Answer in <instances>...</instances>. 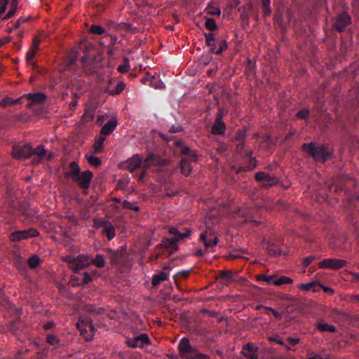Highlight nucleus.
Instances as JSON below:
<instances>
[{"label": "nucleus", "instance_id": "nucleus-61", "mask_svg": "<svg viewBox=\"0 0 359 359\" xmlns=\"http://www.w3.org/2000/svg\"><path fill=\"white\" fill-rule=\"evenodd\" d=\"M183 128L180 126H172L170 129L169 132L171 133H176L182 131Z\"/></svg>", "mask_w": 359, "mask_h": 359}, {"label": "nucleus", "instance_id": "nucleus-27", "mask_svg": "<svg viewBox=\"0 0 359 359\" xmlns=\"http://www.w3.org/2000/svg\"><path fill=\"white\" fill-rule=\"evenodd\" d=\"M19 211L27 219L32 217L35 214L34 210H32L27 203H21L19 208Z\"/></svg>", "mask_w": 359, "mask_h": 359}, {"label": "nucleus", "instance_id": "nucleus-36", "mask_svg": "<svg viewBox=\"0 0 359 359\" xmlns=\"http://www.w3.org/2000/svg\"><path fill=\"white\" fill-rule=\"evenodd\" d=\"M9 2H11V8L7 14L4 17V20H8L13 17L18 8V0H9Z\"/></svg>", "mask_w": 359, "mask_h": 359}, {"label": "nucleus", "instance_id": "nucleus-19", "mask_svg": "<svg viewBox=\"0 0 359 359\" xmlns=\"http://www.w3.org/2000/svg\"><path fill=\"white\" fill-rule=\"evenodd\" d=\"M76 327L82 334H84L88 331L93 332L95 330L92 320L86 316H81L79 318L76 323Z\"/></svg>", "mask_w": 359, "mask_h": 359}, {"label": "nucleus", "instance_id": "nucleus-52", "mask_svg": "<svg viewBox=\"0 0 359 359\" xmlns=\"http://www.w3.org/2000/svg\"><path fill=\"white\" fill-rule=\"evenodd\" d=\"M344 187V184L341 181L337 182L334 184H332L329 185V189L331 191V190H332V189H334V192H339V191H343Z\"/></svg>", "mask_w": 359, "mask_h": 359}, {"label": "nucleus", "instance_id": "nucleus-58", "mask_svg": "<svg viewBox=\"0 0 359 359\" xmlns=\"http://www.w3.org/2000/svg\"><path fill=\"white\" fill-rule=\"evenodd\" d=\"M97 274V271H95L93 273V274H89L88 273H85L84 276H83V281L85 283H90L93 280V276H96Z\"/></svg>", "mask_w": 359, "mask_h": 359}, {"label": "nucleus", "instance_id": "nucleus-38", "mask_svg": "<svg viewBox=\"0 0 359 359\" xmlns=\"http://www.w3.org/2000/svg\"><path fill=\"white\" fill-rule=\"evenodd\" d=\"M105 141V137L104 135L100 136L98 138L95 140L94 144V153H100L102 151V146Z\"/></svg>", "mask_w": 359, "mask_h": 359}, {"label": "nucleus", "instance_id": "nucleus-59", "mask_svg": "<svg viewBox=\"0 0 359 359\" xmlns=\"http://www.w3.org/2000/svg\"><path fill=\"white\" fill-rule=\"evenodd\" d=\"M265 309V310H269L270 312H271V313L274 316V317L278 320H280L282 318V313L278 312L277 311H276L275 309H272L271 307H267V306H264V307Z\"/></svg>", "mask_w": 359, "mask_h": 359}, {"label": "nucleus", "instance_id": "nucleus-8", "mask_svg": "<svg viewBox=\"0 0 359 359\" xmlns=\"http://www.w3.org/2000/svg\"><path fill=\"white\" fill-rule=\"evenodd\" d=\"M352 24V18L346 11L338 13L332 19L333 29L338 32H344Z\"/></svg>", "mask_w": 359, "mask_h": 359}, {"label": "nucleus", "instance_id": "nucleus-33", "mask_svg": "<svg viewBox=\"0 0 359 359\" xmlns=\"http://www.w3.org/2000/svg\"><path fill=\"white\" fill-rule=\"evenodd\" d=\"M126 84L123 81L117 83L116 88L113 90H110L109 87L105 89V92L108 93L111 95H115L120 94L125 88Z\"/></svg>", "mask_w": 359, "mask_h": 359}, {"label": "nucleus", "instance_id": "nucleus-17", "mask_svg": "<svg viewBox=\"0 0 359 359\" xmlns=\"http://www.w3.org/2000/svg\"><path fill=\"white\" fill-rule=\"evenodd\" d=\"M252 151L250 149H248L245 151L244 158H246V163L240 166L238 169L236 171L237 173L241 172H248L253 170L257 166V161L255 158L252 156Z\"/></svg>", "mask_w": 359, "mask_h": 359}, {"label": "nucleus", "instance_id": "nucleus-37", "mask_svg": "<svg viewBox=\"0 0 359 359\" xmlns=\"http://www.w3.org/2000/svg\"><path fill=\"white\" fill-rule=\"evenodd\" d=\"M103 234H104L108 240H112L115 236V228L113 224L111 223L108 224V226H105L102 230Z\"/></svg>", "mask_w": 359, "mask_h": 359}, {"label": "nucleus", "instance_id": "nucleus-51", "mask_svg": "<svg viewBox=\"0 0 359 359\" xmlns=\"http://www.w3.org/2000/svg\"><path fill=\"white\" fill-rule=\"evenodd\" d=\"M273 278L274 277L273 276H266L264 274H259L257 276V280L264 281L268 285H273Z\"/></svg>", "mask_w": 359, "mask_h": 359}, {"label": "nucleus", "instance_id": "nucleus-47", "mask_svg": "<svg viewBox=\"0 0 359 359\" xmlns=\"http://www.w3.org/2000/svg\"><path fill=\"white\" fill-rule=\"evenodd\" d=\"M205 27L210 31H215L217 29V25L216 24L215 20L213 18H208L205 20Z\"/></svg>", "mask_w": 359, "mask_h": 359}, {"label": "nucleus", "instance_id": "nucleus-11", "mask_svg": "<svg viewBox=\"0 0 359 359\" xmlns=\"http://www.w3.org/2000/svg\"><path fill=\"white\" fill-rule=\"evenodd\" d=\"M347 264L348 262L345 259L327 258L318 262V265L320 269L339 270L344 268Z\"/></svg>", "mask_w": 359, "mask_h": 359}, {"label": "nucleus", "instance_id": "nucleus-23", "mask_svg": "<svg viewBox=\"0 0 359 359\" xmlns=\"http://www.w3.org/2000/svg\"><path fill=\"white\" fill-rule=\"evenodd\" d=\"M117 126V121L115 118H111L107 123H105L100 130L102 135H110L116 128Z\"/></svg>", "mask_w": 359, "mask_h": 359}, {"label": "nucleus", "instance_id": "nucleus-64", "mask_svg": "<svg viewBox=\"0 0 359 359\" xmlns=\"http://www.w3.org/2000/svg\"><path fill=\"white\" fill-rule=\"evenodd\" d=\"M133 205V203H131V202H130V201H126V200H125V201H123L122 202V206H123L124 208H126V209H128V210L131 209V206H132Z\"/></svg>", "mask_w": 359, "mask_h": 359}, {"label": "nucleus", "instance_id": "nucleus-49", "mask_svg": "<svg viewBox=\"0 0 359 359\" xmlns=\"http://www.w3.org/2000/svg\"><path fill=\"white\" fill-rule=\"evenodd\" d=\"M269 339L271 342H276L281 346H285V348L288 351L292 350V347L285 344L278 336L270 337Z\"/></svg>", "mask_w": 359, "mask_h": 359}, {"label": "nucleus", "instance_id": "nucleus-62", "mask_svg": "<svg viewBox=\"0 0 359 359\" xmlns=\"http://www.w3.org/2000/svg\"><path fill=\"white\" fill-rule=\"evenodd\" d=\"M1 1H2V2L0 6V15L6 11L7 4L9 3V0H1Z\"/></svg>", "mask_w": 359, "mask_h": 359}, {"label": "nucleus", "instance_id": "nucleus-21", "mask_svg": "<svg viewBox=\"0 0 359 359\" xmlns=\"http://www.w3.org/2000/svg\"><path fill=\"white\" fill-rule=\"evenodd\" d=\"M200 240L203 243L206 248H212L219 242V239L214 233L205 232L201 233L200 235Z\"/></svg>", "mask_w": 359, "mask_h": 359}, {"label": "nucleus", "instance_id": "nucleus-32", "mask_svg": "<svg viewBox=\"0 0 359 359\" xmlns=\"http://www.w3.org/2000/svg\"><path fill=\"white\" fill-rule=\"evenodd\" d=\"M23 327V323L20 320H17L10 323L9 329L14 334H18L19 332L22 330Z\"/></svg>", "mask_w": 359, "mask_h": 359}, {"label": "nucleus", "instance_id": "nucleus-13", "mask_svg": "<svg viewBox=\"0 0 359 359\" xmlns=\"http://www.w3.org/2000/svg\"><path fill=\"white\" fill-rule=\"evenodd\" d=\"M39 234L36 229L29 228L22 231H15L13 232L10 236V239L13 242H17L24 239L36 237Z\"/></svg>", "mask_w": 359, "mask_h": 359}, {"label": "nucleus", "instance_id": "nucleus-28", "mask_svg": "<svg viewBox=\"0 0 359 359\" xmlns=\"http://www.w3.org/2000/svg\"><path fill=\"white\" fill-rule=\"evenodd\" d=\"M266 250L271 256H279L281 255V251L278 247L271 242H267L266 243Z\"/></svg>", "mask_w": 359, "mask_h": 359}, {"label": "nucleus", "instance_id": "nucleus-26", "mask_svg": "<svg viewBox=\"0 0 359 359\" xmlns=\"http://www.w3.org/2000/svg\"><path fill=\"white\" fill-rule=\"evenodd\" d=\"M225 124L223 122V121H219V118L218 120H215L212 127V130L214 134L217 135H223L225 132Z\"/></svg>", "mask_w": 359, "mask_h": 359}, {"label": "nucleus", "instance_id": "nucleus-41", "mask_svg": "<svg viewBox=\"0 0 359 359\" xmlns=\"http://www.w3.org/2000/svg\"><path fill=\"white\" fill-rule=\"evenodd\" d=\"M41 263V259L37 255H32L27 260V264L31 269H35Z\"/></svg>", "mask_w": 359, "mask_h": 359}, {"label": "nucleus", "instance_id": "nucleus-29", "mask_svg": "<svg viewBox=\"0 0 359 359\" xmlns=\"http://www.w3.org/2000/svg\"><path fill=\"white\" fill-rule=\"evenodd\" d=\"M244 136H245V133L241 132L238 134L236 138L238 139V140L240 141V142L237 144L236 149V151L238 153L241 154L243 157L245 156V155H244L245 151L247 150V149H245V144L243 141Z\"/></svg>", "mask_w": 359, "mask_h": 359}, {"label": "nucleus", "instance_id": "nucleus-42", "mask_svg": "<svg viewBox=\"0 0 359 359\" xmlns=\"http://www.w3.org/2000/svg\"><path fill=\"white\" fill-rule=\"evenodd\" d=\"M283 8H278L273 15L274 22L281 27L283 26Z\"/></svg>", "mask_w": 359, "mask_h": 359}, {"label": "nucleus", "instance_id": "nucleus-20", "mask_svg": "<svg viewBox=\"0 0 359 359\" xmlns=\"http://www.w3.org/2000/svg\"><path fill=\"white\" fill-rule=\"evenodd\" d=\"M78 51L75 50H72L69 55L64 60L65 67L62 68V71L72 70L74 69L77 67V58H78Z\"/></svg>", "mask_w": 359, "mask_h": 359}, {"label": "nucleus", "instance_id": "nucleus-22", "mask_svg": "<svg viewBox=\"0 0 359 359\" xmlns=\"http://www.w3.org/2000/svg\"><path fill=\"white\" fill-rule=\"evenodd\" d=\"M258 348L252 344H247L243 348V354L248 359H257Z\"/></svg>", "mask_w": 359, "mask_h": 359}, {"label": "nucleus", "instance_id": "nucleus-31", "mask_svg": "<svg viewBox=\"0 0 359 359\" xmlns=\"http://www.w3.org/2000/svg\"><path fill=\"white\" fill-rule=\"evenodd\" d=\"M160 162V158L152 153H150L148 154L147 158L144 161V167L147 168L149 167L151 165H157Z\"/></svg>", "mask_w": 359, "mask_h": 359}, {"label": "nucleus", "instance_id": "nucleus-25", "mask_svg": "<svg viewBox=\"0 0 359 359\" xmlns=\"http://www.w3.org/2000/svg\"><path fill=\"white\" fill-rule=\"evenodd\" d=\"M23 97H21L18 99H13L10 97H5L2 100H0V107L3 108H6L8 106L21 104Z\"/></svg>", "mask_w": 359, "mask_h": 359}, {"label": "nucleus", "instance_id": "nucleus-53", "mask_svg": "<svg viewBox=\"0 0 359 359\" xmlns=\"http://www.w3.org/2000/svg\"><path fill=\"white\" fill-rule=\"evenodd\" d=\"M205 43L207 46H212L214 43L216 41V39L215 37L214 34L212 33H205Z\"/></svg>", "mask_w": 359, "mask_h": 359}, {"label": "nucleus", "instance_id": "nucleus-4", "mask_svg": "<svg viewBox=\"0 0 359 359\" xmlns=\"http://www.w3.org/2000/svg\"><path fill=\"white\" fill-rule=\"evenodd\" d=\"M168 232L172 234L174 237L163 238L157 247L169 250L171 255L178 250V243L180 241L190 236L191 230L190 229H185L184 232H180L177 228L172 226L169 228Z\"/></svg>", "mask_w": 359, "mask_h": 359}, {"label": "nucleus", "instance_id": "nucleus-43", "mask_svg": "<svg viewBox=\"0 0 359 359\" xmlns=\"http://www.w3.org/2000/svg\"><path fill=\"white\" fill-rule=\"evenodd\" d=\"M46 342L51 345L57 344L59 346V347H61L62 345L61 341L59 339V337L53 334H46Z\"/></svg>", "mask_w": 359, "mask_h": 359}, {"label": "nucleus", "instance_id": "nucleus-57", "mask_svg": "<svg viewBox=\"0 0 359 359\" xmlns=\"http://www.w3.org/2000/svg\"><path fill=\"white\" fill-rule=\"evenodd\" d=\"M316 259V257L311 255L305 257L303 260L302 266L304 268H306L309 266L310 264H311Z\"/></svg>", "mask_w": 359, "mask_h": 359}, {"label": "nucleus", "instance_id": "nucleus-63", "mask_svg": "<svg viewBox=\"0 0 359 359\" xmlns=\"http://www.w3.org/2000/svg\"><path fill=\"white\" fill-rule=\"evenodd\" d=\"M225 114H226V112L224 110L219 109L217 114L215 120H218L219 118V121H222L223 116Z\"/></svg>", "mask_w": 359, "mask_h": 359}, {"label": "nucleus", "instance_id": "nucleus-30", "mask_svg": "<svg viewBox=\"0 0 359 359\" xmlns=\"http://www.w3.org/2000/svg\"><path fill=\"white\" fill-rule=\"evenodd\" d=\"M168 278V273L162 271V272H160L159 273H157V274H155L153 276L152 279H151V283H152L153 286L156 287L158 285H159V283L161 281L166 280Z\"/></svg>", "mask_w": 359, "mask_h": 359}, {"label": "nucleus", "instance_id": "nucleus-44", "mask_svg": "<svg viewBox=\"0 0 359 359\" xmlns=\"http://www.w3.org/2000/svg\"><path fill=\"white\" fill-rule=\"evenodd\" d=\"M86 158L89 164L95 168L99 167L102 163L100 158L97 156L86 155Z\"/></svg>", "mask_w": 359, "mask_h": 359}, {"label": "nucleus", "instance_id": "nucleus-15", "mask_svg": "<svg viewBox=\"0 0 359 359\" xmlns=\"http://www.w3.org/2000/svg\"><path fill=\"white\" fill-rule=\"evenodd\" d=\"M126 344L132 348H143L144 345L151 344L149 336L146 333H142L131 338H128Z\"/></svg>", "mask_w": 359, "mask_h": 359}, {"label": "nucleus", "instance_id": "nucleus-48", "mask_svg": "<svg viewBox=\"0 0 359 359\" xmlns=\"http://www.w3.org/2000/svg\"><path fill=\"white\" fill-rule=\"evenodd\" d=\"M218 46L217 49L215 51V54L220 55L223 53L224 50L227 49L228 45L226 40H220L217 41Z\"/></svg>", "mask_w": 359, "mask_h": 359}, {"label": "nucleus", "instance_id": "nucleus-18", "mask_svg": "<svg viewBox=\"0 0 359 359\" xmlns=\"http://www.w3.org/2000/svg\"><path fill=\"white\" fill-rule=\"evenodd\" d=\"M142 163V158L137 154H135L127 161L121 163V168L133 172L135 170L140 168Z\"/></svg>", "mask_w": 359, "mask_h": 359}, {"label": "nucleus", "instance_id": "nucleus-12", "mask_svg": "<svg viewBox=\"0 0 359 359\" xmlns=\"http://www.w3.org/2000/svg\"><path fill=\"white\" fill-rule=\"evenodd\" d=\"M93 177V174L91 171L85 170L80 172L73 180L77 183L79 187L83 189V193L86 194L89 189Z\"/></svg>", "mask_w": 359, "mask_h": 359}, {"label": "nucleus", "instance_id": "nucleus-5", "mask_svg": "<svg viewBox=\"0 0 359 359\" xmlns=\"http://www.w3.org/2000/svg\"><path fill=\"white\" fill-rule=\"evenodd\" d=\"M302 148L316 161L325 162L332 155L325 145H316L313 142L303 144Z\"/></svg>", "mask_w": 359, "mask_h": 359}, {"label": "nucleus", "instance_id": "nucleus-55", "mask_svg": "<svg viewBox=\"0 0 359 359\" xmlns=\"http://www.w3.org/2000/svg\"><path fill=\"white\" fill-rule=\"evenodd\" d=\"M90 32L93 34L100 35L104 32V29L100 25H93L90 27Z\"/></svg>", "mask_w": 359, "mask_h": 359}, {"label": "nucleus", "instance_id": "nucleus-46", "mask_svg": "<svg viewBox=\"0 0 359 359\" xmlns=\"http://www.w3.org/2000/svg\"><path fill=\"white\" fill-rule=\"evenodd\" d=\"M95 116V109L89 107L86 109L85 112L83 115V118L86 121H91L93 120Z\"/></svg>", "mask_w": 359, "mask_h": 359}, {"label": "nucleus", "instance_id": "nucleus-56", "mask_svg": "<svg viewBox=\"0 0 359 359\" xmlns=\"http://www.w3.org/2000/svg\"><path fill=\"white\" fill-rule=\"evenodd\" d=\"M94 222L97 227H103V229H104L105 226H108V224H111L110 222L103 219H95Z\"/></svg>", "mask_w": 359, "mask_h": 359}, {"label": "nucleus", "instance_id": "nucleus-2", "mask_svg": "<svg viewBox=\"0 0 359 359\" xmlns=\"http://www.w3.org/2000/svg\"><path fill=\"white\" fill-rule=\"evenodd\" d=\"M13 157L18 159L32 158L33 164L42 163L45 158V149L43 144L33 149L29 144L14 145L12 150Z\"/></svg>", "mask_w": 359, "mask_h": 359}, {"label": "nucleus", "instance_id": "nucleus-14", "mask_svg": "<svg viewBox=\"0 0 359 359\" xmlns=\"http://www.w3.org/2000/svg\"><path fill=\"white\" fill-rule=\"evenodd\" d=\"M255 178L257 182L261 183V187L269 188L278 184V179L274 175H271L264 172H258Z\"/></svg>", "mask_w": 359, "mask_h": 359}, {"label": "nucleus", "instance_id": "nucleus-60", "mask_svg": "<svg viewBox=\"0 0 359 359\" xmlns=\"http://www.w3.org/2000/svg\"><path fill=\"white\" fill-rule=\"evenodd\" d=\"M287 341H288V346H290V347L291 346H294L295 345H297V344H299V338H295V337H287Z\"/></svg>", "mask_w": 359, "mask_h": 359}, {"label": "nucleus", "instance_id": "nucleus-45", "mask_svg": "<svg viewBox=\"0 0 359 359\" xmlns=\"http://www.w3.org/2000/svg\"><path fill=\"white\" fill-rule=\"evenodd\" d=\"M130 69V63L128 57L123 58V63L118 67V71L120 73L125 74Z\"/></svg>", "mask_w": 359, "mask_h": 359}, {"label": "nucleus", "instance_id": "nucleus-10", "mask_svg": "<svg viewBox=\"0 0 359 359\" xmlns=\"http://www.w3.org/2000/svg\"><path fill=\"white\" fill-rule=\"evenodd\" d=\"M107 257L111 265H121L123 263L126 257V248L121 246L116 250L110 248L107 249Z\"/></svg>", "mask_w": 359, "mask_h": 359}, {"label": "nucleus", "instance_id": "nucleus-34", "mask_svg": "<svg viewBox=\"0 0 359 359\" xmlns=\"http://www.w3.org/2000/svg\"><path fill=\"white\" fill-rule=\"evenodd\" d=\"M318 285H320V283L319 282L312 281L307 283H301L298 287L299 289L302 291H309L312 290L314 292H316V287Z\"/></svg>", "mask_w": 359, "mask_h": 359}, {"label": "nucleus", "instance_id": "nucleus-7", "mask_svg": "<svg viewBox=\"0 0 359 359\" xmlns=\"http://www.w3.org/2000/svg\"><path fill=\"white\" fill-rule=\"evenodd\" d=\"M28 102L27 107L30 109L34 115L41 116L43 114L45 107V93L42 92L27 93L22 96Z\"/></svg>", "mask_w": 359, "mask_h": 359}, {"label": "nucleus", "instance_id": "nucleus-39", "mask_svg": "<svg viewBox=\"0 0 359 359\" xmlns=\"http://www.w3.org/2000/svg\"><path fill=\"white\" fill-rule=\"evenodd\" d=\"M270 4H271V0H262L263 16L264 18L269 16L271 13V9Z\"/></svg>", "mask_w": 359, "mask_h": 359}, {"label": "nucleus", "instance_id": "nucleus-24", "mask_svg": "<svg viewBox=\"0 0 359 359\" xmlns=\"http://www.w3.org/2000/svg\"><path fill=\"white\" fill-rule=\"evenodd\" d=\"M81 172L79 164L76 161L69 163L68 170L65 172V176L74 179Z\"/></svg>", "mask_w": 359, "mask_h": 359}, {"label": "nucleus", "instance_id": "nucleus-50", "mask_svg": "<svg viewBox=\"0 0 359 359\" xmlns=\"http://www.w3.org/2000/svg\"><path fill=\"white\" fill-rule=\"evenodd\" d=\"M296 116L299 119L307 120L310 116V110L309 109H302L297 113Z\"/></svg>", "mask_w": 359, "mask_h": 359}, {"label": "nucleus", "instance_id": "nucleus-40", "mask_svg": "<svg viewBox=\"0 0 359 359\" xmlns=\"http://www.w3.org/2000/svg\"><path fill=\"white\" fill-rule=\"evenodd\" d=\"M293 280L287 276H283L276 280H273V285L280 286L284 284H291Z\"/></svg>", "mask_w": 359, "mask_h": 359}, {"label": "nucleus", "instance_id": "nucleus-1", "mask_svg": "<svg viewBox=\"0 0 359 359\" xmlns=\"http://www.w3.org/2000/svg\"><path fill=\"white\" fill-rule=\"evenodd\" d=\"M65 260L74 272H79L80 270L88 266L90 264H94L98 268H103L106 264L105 257L102 254H97L95 257L90 255L82 254L76 257H67Z\"/></svg>", "mask_w": 359, "mask_h": 359}, {"label": "nucleus", "instance_id": "nucleus-3", "mask_svg": "<svg viewBox=\"0 0 359 359\" xmlns=\"http://www.w3.org/2000/svg\"><path fill=\"white\" fill-rule=\"evenodd\" d=\"M174 144L182 156L180 163L181 172L183 175L187 177L191 174L193 169L191 162H197L198 161L197 151L191 149L180 140H175Z\"/></svg>", "mask_w": 359, "mask_h": 359}, {"label": "nucleus", "instance_id": "nucleus-35", "mask_svg": "<svg viewBox=\"0 0 359 359\" xmlns=\"http://www.w3.org/2000/svg\"><path fill=\"white\" fill-rule=\"evenodd\" d=\"M316 326L317 328L321 332H335L337 331L335 326L324 323L323 321L318 322Z\"/></svg>", "mask_w": 359, "mask_h": 359}, {"label": "nucleus", "instance_id": "nucleus-16", "mask_svg": "<svg viewBox=\"0 0 359 359\" xmlns=\"http://www.w3.org/2000/svg\"><path fill=\"white\" fill-rule=\"evenodd\" d=\"M81 64L83 72L88 75L95 74L99 66V62L95 58H90L86 56L81 58Z\"/></svg>", "mask_w": 359, "mask_h": 359}, {"label": "nucleus", "instance_id": "nucleus-54", "mask_svg": "<svg viewBox=\"0 0 359 359\" xmlns=\"http://www.w3.org/2000/svg\"><path fill=\"white\" fill-rule=\"evenodd\" d=\"M208 13L212 15H217L219 16L221 15V10L219 7L214 6H208L207 7Z\"/></svg>", "mask_w": 359, "mask_h": 359}, {"label": "nucleus", "instance_id": "nucleus-6", "mask_svg": "<svg viewBox=\"0 0 359 359\" xmlns=\"http://www.w3.org/2000/svg\"><path fill=\"white\" fill-rule=\"evenodd\" d=\"M180 355L184 359H210V355L201 353L195 347H193L188 338H182L178 344Z\"/></svg>", "mask_w": 359, "mask_h": 359}, {"label": "nucleus", "instance_id": "nucleus-9", "mask_svg": "<svg viewBox=\"0 0 359 359\" xmlns=\"http://www.w3.org/2000/svg\"><path fill=\"white\" fill-rule=\"evenodd\" d=\"M38 46L39 42L35 39L34 41L32 48L27 51L26 55L27 63L29 66H31L32 67V69L35 73V74H33L30 77L31 82L34 81L36 79V75L39 74L41 72V68L36 64V62L33 61V58L34 57L38 50Z\"/></svg>", "mask_w": 359, "mask_h": 359}]
</instances>
